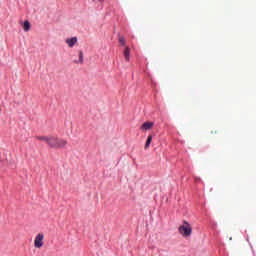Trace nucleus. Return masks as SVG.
I'll return each instance as SVG.
<instances>
[{"instance_id": "nucleus-11", "label": "nucleus", "mask_w": 256, "mask_h": 256, "mask_svg": "<svg viewBox=\"0 0 256 256\" xmlns=\"http://www.w3.org/2000/svg\"><path fill=\"white\" fill-rule=\"evenodd\" d=\"M119 43H120L121 45H125V37L119 36Z\"/></svg>"}, {"instance_id": "nucleus-14", "label": "nucleus", "mask_w": 256, "mask_h": 256, "mask_svg": "<svg viewBox=\"0 0 256 256\" xmlns=\"http://www.w3.org/2000/svg\"><path fill=\"white\" fill-rule=\"evenodd\" d=\"M100 2H102L103 0H99Z\"/></svg>"}, {"instance_id": "nucleus-12", "label": "nucleus", "mask_w": 256, "mask_h": 256, "mask_svg": "<svg viewBox=\"0 0 256 256\" xmlns=\"http://www.w3.org/2000/svg\"><path fill=\"white\" fill-rule=\"evenodd\" d=\"M196 183H199L201 181V178H195Z\"/></svg>"}, {"instance_id": "nucleus-2", "label": "nucleus", "mask_w": 256, "mask_h": 256, "mask_svg": "<svg viewBox=\"0 0 256 256\" xmlns=\"http://www.w3.org/2000/svg\"><path fill=\"white\" fill-rule=\"evenodd\" d=\"M183 224L178 227V231L182 237H191V233H193V227H191V224L184 220L182 222Z\"/></svg>"}, {"instance_id": "nucleus-8", "label": "nucleus", "mask_w": 256, "mask_h": 256, "mask_svg": "<svg viewBox=\"0 0 256 256\" xmlns=\"http://www.w3.org/2000/svg\"><path fill=\"white\" fill-rule=\"evenodd\" d=\"M23 29H24V31H30V29H31V23H29V21L28 20H26L25 22H24V25H23Z\"/></svg>"}, {"instance_id": "nucleus-13", "label": "nucleus", "mask_w": 256, "mask_h": 256, "mask_svg": "<svg viewBox=\"0 0 256 256\" xmlns=\"http://www.w3.org/2000/svg\"><path fill=\"white\" fill-rule=\"evenodd\" d=\"M211 133H212V135H213V134H215V135H216V133H217V130H215V131H212Z\"/></svg>"}, {"instance_id": "nucleus-10", "label": "nucleus", "mask_w": 256, "mask_h": 256, "mask_svg": "<svg viewBox=\"0 0 256 256\" xmlns=\"http://www.w3.org/2000/svg\"><path fill=\"white\" fill-rule=\"evenodd\" d=\"M83 51H79V61H77L76 63H80L81 65H83Z\"/></svg>"}, {"instance_id": "nucleus-6", "label": "nucleus", "mask_w": 256, "mask_h": 256, "mask_svg": "<svg viewBox=\"0 0 256 256\" xmlns=\"http://www.w3.org/2000/svg\"><path fill=\"white\" fill-rule=\"evenodd\" d=\"M123 55L126 59V61L129 62V59H130V55H131V48H129V46H126L124 52H123Z\"/></svg>"}, {"instance_id": "nucleus-9", "label": "nucleus", "mask_w": 256, "mask_h": 256, "mask_svg": "<svg viewBox=\"0 0 256 256\" xmlns=\"http://www.w3.org/2000/svg\"><path fill=\"white\" fill-rule=\"evenodd\" d=\"M49 136H37L36 139L38 141H44V143H47Z\"/></svg>"}, {"instance_id": "nucleus-1", "label": "nucleus", "mask_w": 256, "mask_h": 256, "mask_svg": "<svg viewBox=\"0 0 256 256\" xmlns=\"http://www.w3.org/2000/svg\"><path fill=\"white\" fill-rule=\"evenodd\" d=\"M46 145H48V147H51L52 149H63L67 147V140L61 139L57 136L48 135Z\"/></svg>"}, {"instance_id": "nucleus-4", "label": "nucleus", "mask_w": 256, "mask_h": 256, "mask_svg": "<svg viewBox=\"0 0 256 256\" xmlns=\"http://www.w3.org/2000/svg\"><path fill=\"white\" fill-rule=\"evenodd\" d=\"M153 125H155L153 122H145L140 129L141 131H150V129H153Z\"/></svg>"}, {"instance_id": "nucleus-7", "label": "nucleus", "mask_w": 256, "mask_h": 256, "mask_svg": "<svg viewBox=\"0 0 256 256\" xmlns=\"http://www.w3.org/2000/svg\"><path fill=\"white\" fill-rule=\"evenodd\" d=\"M152 141H153V136L149 135L147 138L146 144L144 146V149H149Z\"/></svg>"}, {"instance_id": "nucleus-3", "label": "nucleus", "mask_w": 256, "mask_h": 256, "mask_svg": "<svg viewBox=\"0 0 256 256\" xmlns=\"http://www.w3.org/2000/svg\"><path fill=\"white\" fill-rule=\"evenodd\" d=\"M45 239L44 233H38L34 239V247L35 249H41L45 243L43 242Z\"/></svg>"}, {"instance_id": "nucleus-5", "label": "nucleus", "mask_w": 256, "mask_h": 256, "mask_svg": "<svg viewBox=\"0 0 256 256\" xmlns=\"http://www.w3.org/2000/svg\"><path fill=\"white\" fill-rule=\"evenodd\" d=\"M65 43L68 45V47L73 48L75 45H77V37H72L66 39Z\"/></svg>"}]
</instances>
